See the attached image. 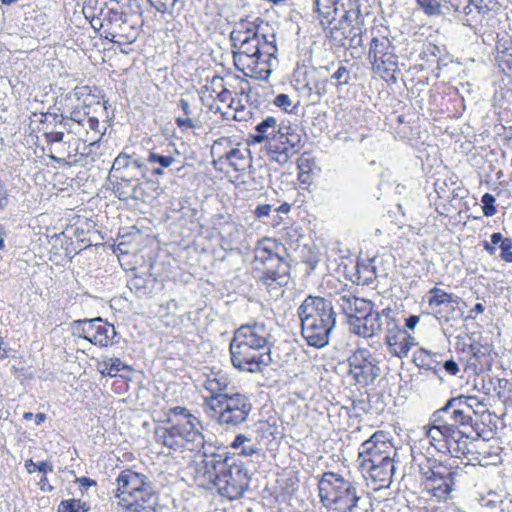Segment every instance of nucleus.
<instances>
[{
	"mask_svg": "<svg viewBox=\"0 0 512 512\" xmlns=\"http://www.w3.org/2000/svg\"><path fill=\"white\" fill-rule=\"evenodd\" d=\"M84 123H86V128H82L86 131V133L89 132V130L94 131L95 133L100 134L99 132V120L96 117H88L85 119Z\"/></svg>",
	"mask_w": 512,
	"mask_h": 512,
	"instance_id": "55",
	"label": "nucleus"
},
{
	"mask_svg": "<svg viewBox=\"0 0 512 512\" xmlns=\"http://www.w3.org/2000/svg\"><path fill=\"white\" fill-rule=\"evenodd\" d=\"M271 212H272V205L259 204L254 210V215L257 219H263L265 217H269Z\"/></svg>",
	"mask_w": 512,
	"mask_h": 512,
	"instance_id": "53",
	"label": "nucleus"
},
{
	"mask_svg": "<svg viewBox=\"0 0 512 512\" xmlns=\"http://www.w3.org/2000/svg\"><path fill=\"white\" fill-rule=\"evenodd\" d=\"M291 129H293L291 126L280 125L277 118L268 116L256 125L255 132L251 137L255 143H262L264 141L269 143L273 137L278 136L280 133L284 134L285 131H290Z\"/></svg>",
	"mask_w": 512,
	"mask_h": 512,
	"instance_id": "28",
	"label": "nucleus"
},
{
	"mask_svg": "<svg viewBox=\"0 0 512 512\" xmlns=\"http://www.w3.org/2000/svg\"><path fill=\"white\" fill-rule=\"evenodd\" d=\"M175 122H176L177 126L182 130L194 129V128H198L200 126V122L197 119H193L189 116L177 117L175 119Z\"/></svg>",
	"mask_w": 512,
	"mask_h": 512,
	"instance_id": "49",
	"label": "nucleus"
},
{
	"mask_svg": "<svg viewBox=\"0 0 512 512\" xmlns=\"http://www.w3.org/2000/svg\"><path fill=\"white\" fill-rule=\"evenodd\" d=\"M178 108L181 109L186 116L191 117L193 114L189 101L184 98L180 99Z\"/></svg>",
	"mask_w": 512,
	"mask_h": 512,
	"instance_id": "57",
	"label": "nucleus"
},
{
	"mask_svg": "<svg viewBox=\"0 0 512 512\" xmlns=\"http://www.w3.org/2000/svg\"><path fill=\"white\" fill-rule=\"evenodd\" d=\"M58 512H73V508L71 507V504L69 500L62 501L58 507Z\"/></svg>",
	"mask_w": 512,
	"mask_h": 512,
	"instance_id": "64",
	"label": "nucleus"
},
{
	"mask_svg": "<svg viewBox=\"0 0 512 512\" xmlns=\"http://www.w3.org/2000/svg\"><path fill=\"white\" fill-rule=\"evenodd\" d=\"M394 50V47L387 37L377 38L374 37L371 40L369 57L370 60L377 58L378 55L384 54L388 51Z\"/></svg>",
	"mask_w": 512,
	"mask_h": 512,
	"instance_id": "41",
	"label": "nucleus"
},
{
	"mask_svg": "<svg viewBox=\"0 0 512 512\" xmlns=\"http://www.w3.org/2000/svg\"><path fill=\"white\" fill-rule=\"evenodd\" d=\"M158 12L168 13L173 10L178 0H148Z\"/></svg>",
	"mask_w": 512,
	"mask_h": 512,
	"instance_id": "47",
	"label": "nucleus"
},
{
	"mask_svg": "<svg viewBox=\"0 0 512 512\" xmlns=\"http://www.w3.org/2000/svg\"><path fill=\"white\" fill-rule=\"evenodd\" d=\"M348 363L349 375L361 386L373 383L380 374L378 361L368 349L359 348L354 351Z\"/></svg>",
	"mask_w": 512,
	"mask_h": 512,
	"instance_id": "13",
	"label": "nucleus"
},
{
	"mask_svg": "<svg viewBox=\"0 0 512 512\" xmlns=\"http://www.w3.org/2000/svg\"><path fill=\"white\" fill-rule=\"evenodd\" d=\"M133 496L135 503H124L121 506L123 509L128 512H157L158 497L152 484Z\"/></svg>",
	"mask_w": 512,
	"mask_h": 512,
	"instance_id": "29",
	"label": "nucleus"
},
{
	"mask_svg": "<svg viewBox=\"0 0 512 512\" xmlns=\"http://www.w3.org/2000/svg\"><path fill=\"white\" fill-rule=\"evenodd\" d=\"M206 93H209L208 97L217 99L221 103L232 101V93L224 88L222 78L214 77L210 86H204V94Z\"/></svg>",
	"mask_w": 512,
	"mask_h": 512,
	"instance_id": "37",
	"label": "nucleus"
},
{
	"mask_svg": "<svg viewBox=\"0 0 512 512\" xmlns=\"http://www.w3.org/2000/svg\"><path fill=\"white\" fill-rule=\"evenodd\" d=\"M497 7L498 2L496 0H479V3L476 5L479 13H487Z\"/></svg>",
	"mask_w": 512,
	"mask_h": 512,
	"instance_id": "52",
	"label": "nucleus"
},
{
	"mask_svg": "<svg viewBox=\"0 0 512 512\" xmlns=\"http://www.w3.org/2000/svg\"><path fill=\"white\" fill-rule=\"evenodd\" d=\"M276 246V241L268 238L263 239L254 250V260L257 264L263 266L262 269L265 274L263 279L283 285L286 281V264L282 257L275 252Z\"/></svg>",
	"mask_w": 512,
	"mask_h": 512,
	"instance_id": "10",
	"label": "nucleus"
},
{
	"mask_svg": "<svg viewBox=\"0 0 512 512\" xmlns=\"http://www.w3.org/2000/svg\"><path fill=\"white\" fill-rule=\"evenodd\" d=\"M301 148V135L296 129L285 131L275 136L267 143V153L270 161L285 164Z\"/></svg>",
	"mask_w": 512,
	"mask_h": 512,
	"instance_id": "15",
	"label": "nucleus"
},
{
	"mask_svg": "<svg viewBox=\"0 0 512 512\" xmlns=\"http://www.w3.org/2000/svg\"><path fill=\"white\" fill-rule=\"evenodd\" d=\"M499 248L501 250V259L507 263H512V239L505 238Z\"/></svg>",
	"mask_w": 512,
	"mask_h": 512,
	"instance_id": "48",
	"label": "nucleus"
},
{
	"mask_svg": "<svg viewBox=\"0 0 512 512\" xmlns=\"http://www.w3.org/2000/svg\"><path fill=\"white\" fill-rule=\"evenodd\" d=\"M454 484L453 475L448 476L447 479H434L425 481V489L439 499H446Z\"/></svg>",
	"mask_w": 512,
	"mask_h": 512,
	"instance_id": "35",
	"label": "nucleus"
},
{
	"mask_svg": "<svg viewBox=\"0 0 512 512\" xmlns=\"http://www.w3.org/2000/svg\"><path fill=\"white\" fill-rule=\"evenodd\" d=\"M230 353L234 367L251 373L262 371L272 361L269 350L263 352L235 335L230 343Z\"/></svg>",
	"mask_w": 512,
	"mask_h": 512,
	"instance_id": "9",
	"label": "nucleus"
},
{
	"mask_svg": "<svg viewBox=\"0 0 512 512\" xmlns=\"http://www.w3.org/2000/svg\"><path fill=\"white\" fill-rule=\"evenodd\" d=\"M231 447L240 450V454L243 456H252L258 451L257 447L252 443L251 438L243 434H239L235 437Z\"/></svg>",
	"mask_w": 512,
	"mask_h": 512,
	"instance_id": "40",
	"label": "nucleus"
},
{
	"mask_svg": "<svg viewBox=\"0 0 512 512\" xmlns=\"http://www.w3.org/2000/svg\"><path fill=\"white\" fill-rule=\"evenodd\" d=\"M373 69L381 75V77L390 76L397 67V57L394 50L378 55L377 58L371 59Z\"/></svg>",
	"mask_w": 512,
	"mask_h": 512,
	"instance_id": "33",
	"label": "nucleus"
},
{
	"mask_svg": "<svg viewBox=\"0 0 512 512\" xmlns=\"http://www.w3.org/2000/svg\"><path fill=\"white\" fill-rule=\"evenodd\" d=\"M195 479L205 488L216 487L229 500L241 498L250 482L247 469L223 453L203 454L196 464Z\"/></svg>",
	"mask_w": 512,
	"mask_h": 512,
	"instance_id": "2",
	"label": "nucleus"
},
{
	"mask_svg": "<svg viewBox=\"0 0 512 512\" xmlns=\"http://www.w3.org/2000/svg\"><path fill=\"white\" fill-rule=\"evenodd\" d=\"M137 37L138 30L129 16L124 21H120L117 27H112V31L105 35L106 39L118 46H129L136 41Z\"/></svg>",
	"mask_w": 512,
	"mask_h": 512,
	"instance_id": "30",
	"label": "nucleus"
},
{
	"mask_svg": "<svg viewBox=\"0 0 512 512\" xmlns=\"http://www.w3.org/2000/svg\"><path fill=\"white\" fill-rule=\"evenodd\" d=\"M442 368L450 375H457L460 371L458 364L454 360H447L443 363Z\"/></svg>",
	"mask_w": 512,
	"mask_h": 512,
	"instance_id": "56",
	"label": "nucleus"
},
{
	"mask_svg": "<svg viewBox=\"0 0 512 512\" xmlns=\"http://www.w3.org/2000/svg\"><path fill=\"white\" fill-rule=\"evenodd\" d=\"M230 41L234 64L238 71L255 79H265L271 74L278 51L274 34L265 35L251 29H234L230 33Z\"/></svg>",
	"mask_w": 512,
	"mask_h": 512,
	"instance_id": "1",
	"label": "nucleus"
},
{
	"mask_svg": "<svg viewBox=\"0 0 512 512\" xmlns=\"http://www.w3.org/2000/svg\"><path fill=\"white\" fill-rule=\"evenodd\" d=\"M148 166H149V165H148L147 163L145 164V163H144V162H142L140 159H138V158H134V157L132 156L131 168H137V169H138V170H140V171L143 173V175H144V174H145V172L148 170Z\"/></svg>",
	"mask_w": 512,
	"mask_h": 512,
	"instance_id": "60",
	"label": "nucleus"
},
{
	"mask_svg": "<svg viewBox=\"0 0 512 512\" xmlns=\"http://www.w3.org/2000/svg\"><path fill=\"white\" fill-rule=\"evenodd\" d=\"M232 141L229 137H221L216 139L211 147V153L213 156H218L219 160L225 159L226 148H232Z\"/></svg>",
	"mask_w": 512,
	"mask_h": 512,
	"instance_id": "44",
	"label": "nucleus"
},
{
	"mask_svg": "<svg viewBox=\"0 0 512 512\" xmlns=\"http://www.w3.org/2000/svg\"><path fill=\"white\" fill-rule=\"evenodd\" d=\"M318 489L320 500L329 512H353L361 500L357 484L339 473H323Z\"/></svg>",
	"mask_w": 512,
	"mask_h": 512,
	"instance_id": "6",
	"label": "nucleus"
},
{
	"mask_svg": "<svg viewBox=\"0 0 512 512\" xmlns=\"http://www.w3.org/2000/svg\"><path fill=\"white\" fill-rule=\"evenodd\" d=\"M132 156L120 153L114 160L112 165V171L119 172L131 168Z\"/></svg>",
	"mask_w": 512,
	"mask_h": 512,
	"instance_id": "45",
	"label": "nucleus"
},
{
	"mask_svg": "<svg viewBox=\"0 0 512 512\" xmlns=\"http://www.w3.org/2000/svg\"><path fill=\"white\" fill-rule=\"evenodd\" d=\"M203 388L209 393V396L204 397L205 410L211 407V401H220L221 398L228 396L230 386V379L226 372L222 370L212 371L205 376L202 383Z\"/></svg>",
	"mask_w": 512,
	"mask_h": 512,
	"instance_id": "21",
	"label": "nucleus"
},
{
	"mask_svg": "<svg viewBox=\"0 0 512 512\" xmlns=\"http://www.w3.org/2000/svg\"><path fill=\"white\" fill-rule=\"evenodd\" d=\"M40 489L44 492H51L53 490V486H51L48 482V479L45 475H43L39 481Z\"/></svg>",
	"mask_w": 512,
	"mask_h": 512,
	"instance_id": "62",
	"label": "nucleus"
},
{
	"mask_svg": "<svg viewBox=\"0 0 512 512\" xmlns=\"http://www.w3.org/2000/svg\"><path fill=\"white\" fill-rule=\"evenodd\" d=\"M131 0H86L83 14L95 30H103L104 36L128 17L124 10Z\"/></svg>",
	"mask_w": 512,
	"mask_h": 512,
	"instance_id": "8",
	"label": "nucleus"
},
{
	"mask_svg": "<svg viewBox=\"0 0 512 512\" xmlns=\"http://www.w3.org/2000/svg\"><path fill=\"white\" fill-rule=\"evenodd\" d=\"M417 4L428 15H434L439 12V5L436 0H417Z\"/></svg>",
	"mask_w": 512,
	"mask_h": 512,
	"instance_id": "51",
	"label": "nucleus"
},
{
	"mask_svg": "<svg viewBox=\"0 0 512 512\" xmlns=\"http://www.w3.org/2000/svg\"><path fill=\"white\" fill-rule=\"evenodd\" d=\"M428 444L437 452L449 454L455 458H466L468 461L478 460L476 444L469 435L458 428L451 427L446 421L433 413L430 424L425 426Z\"/></svg>",
	"mask_w": 512,
	"mask_h": 512,
	"instance_id": "5",
	"label": "nucleus"
},
{
	"mask_svg": "<svg viewBox=\"0 0 512 512\" xmlns=\"http://www.w3.org/2000/svg\"><path fill=\"white\" fill-rule=\"evenodd\" d=\"M367 300L355 297L350 292L341 294L337 300L343 313L346 315L348 324L352 317L356 316L359 312H365V308H368Z\"/></svg>",
	"mask_w": 512,
	"mask_h": 512,
	"instance_id": "31",
	"label": "nucleus"
},
{
	"mask_svg": "<svg viewBox=\"0 0 512 512\" xmlns=\"http://www.w3.org/2000/svg\"><path fill=\"white\" fill-rule=\"evenodd\" d=\"M180 157L181 153L175 144L169 142L165 146L156 147L149 151L146 161L151 166V174L153 176H162L165 173V169L180 163Z\"/></svg>",
	"mask_w": 512,
	"mask_h": 512,
	"instance_id": "19",
	"label": "nucleus"
},
{
	"mask_svg": "<svg viewBox=\"0 0 512 512\" xmlns=\"http://www.w3.org/2000/svg\"><path fill=\"white\" fill-rule=\"evenodd\" d=\"M114 192L120 200H140L144 196V190L138 180L121 177L114 186Z\"/></svg>",
	"mask_w": 512,
	"mask_h": 512,
	"instance_id": "32",
	"label": "nucleus"
},
{
	"mask_svg": "<svg viewBox=\"0 0 512 512\" xmlns=\"http://www.w3.org/2000/svg\"><path fill=\"white\" fill-rule=\"evenodd\" d=\"M495 197L490 194V193H485L482 198H481V202L483 204V214L486 216V217H492L496 214V207H495Z\"/></svg>",
	"mask_w": 512,
	"mask_h": 512,
	"instance_id": "46",
	"label": "nucleus"
},
{
	"mask_svg": "<svg viewBox=\"0 0 512 512\" xmlns=\"http://www.w3.org/2000/svg\"><path fill=\"white\" fill-rule=\"evenodd\" d=\"M427 298L428 308L435 315H441L445 309L457 306L461 300L453 293H448L436 286L429 290Z\"/></svg>",
	"mask_w": 512,
	"mask_h": 512,
	"instance_id": "27",
	"label": "nucleus"
},
{
	"mask_svg": "<svg viewBox=\"0 0 512 512\" xmlns=\"http://www.w3.org/2000/svg\"><path fill=\"white\" fill-rule=\"evenodd\" d=\"M331 78L338 81V85H346L350 81V73L345 66H340L332 74Z\"/></svg>",
	"mask_w": 512,
	"mask_h": 512,
	"instance_id": "50",
	"label": "nucleus"
},
{
	"mask_svg": "<svg viewBox=\"0 0 512 512\" xmlns=\"http://www.w3.org/2000/svg\"><path fill=\"white\" fill-rule=\"evenodd\" d=\"M208 416L216 419L217 423L231 430L244 424L252 411L250 398L242 393H231L220 401H211V407L205 410Z\"/></svg>",
	"mask_w": 512,
	"mask_h": 512,
	"instance_id": "7",
	"label": "nucleus"
},
{
	"mask_svg": "<svg viewBox=\"0 0 512 512\" xmlns=\"http://www.w3.org/2000/svg\"><path fill=\"white\" fill-rule=\"evenodd\" d=\"M234 335L261 351L268 347L271 338V333L266 325L258 322L242 325Z\"/></svg>",
	"mask_w": 512,
	"mask_h": 512,
	"instance_id": "25",
	"label": "nucleus"
},
{
	"mask_svg": "<svg viewBox=\"0 0 512 512\" xmlns=\"http://www.w3.org/2000/svg\"><path fill=\"white\" fill-rule=\"evenodd\" d=\"M304 88L307 89L308 91V97L312 99L313 102H316L318 100H320L321 98V92H320V89L318 87L317 84L314 85V87H312L310 85V83H306L304 85Z\"/></svg>",
	"mask_w": 512,
	"mask_h": 512,
	"instance_id": "54",
	"label": "nucleus"
},
{
	"mask_svg": "<svg viewBox=\"0 0 512 512\" xmlns=\"http://www.w3.org/2000/svg\"><path fill=\"white\" fill-rule=\"evenodd\" d=\"M434 413L451 425V427L466 432L470 440H473L475 444L478 442L480 432L478 431L477 424L472 415L469 414L468 408L461 404V399L457 397L451 398L441 409Z\"/></svg>",
	"mask_w": 512,
	"mask_h": 512,
	"instance_id": "12",
	"label": "nucleus"
},
{
	"mask_svg": "<svg viewBox=\"0 0 512 512\" xmlns=\"http://www.w3.org/2000/svg\"><path fill=\"white\" fill-rule=\"evenodd\" d=\"M225 159L235 171H244L250 165L249 150L230 148L225 153Z\"/></svg>",
	"mask_w": 512,
	"mask_h": 512,
	"instance_id": "36",
	"label": "nucleus"
},
{
	"mask_svg": "<svg viewBox=\"0 0 512 512\" xmlns=\"http://www.w3.org/2000/svg\"><path fill=\"white\" fill-rule=\"evenodd\" d=\"M339 32V29L336 27L332 29L331 31V37L337 41L341 46L347 48V49H359L362 47L363 40H362V31L360 27H350L347 34L343 35V37L338 38L337 33Z\"/></svg>",
	"mask_w": 512,
	"mask_h": 512,
	"instance_id": "34",
	"label": "nucleus"
},
{
	"mask_svg": "<svg viewBox=\"0 0 512 512\" xmlns=\"http://www.w3.org/2000/svg\"><path fill=\"white\" fill-rule=\"evenodd\" d=\"M87 113H82L80 110H73L70 118H66L63 115H57L52 113H40L33 114V117L37 118V121L41 124L50 123L55 128H63L68 135L80 134V128H86L84 123Z\"/></svg>",
	"mask_w": 512,
	"mask_h": 512,
	"instance_id": "20",
	"label": "nucleus"
},
{
	"mask_svg": "<svg viewBox=\"0 0 512 512\" xmlns=\"http://www.w3.org/2000/svg\"><path fill=\"white\" fill-rule=\"evenodd\" d=\"M485 311V307L481 303L475 304V306L469 311L468 319H475L477 314H482Z\"/></svg>",
	"mask_w": 512,
	"mask_h": 512,
	"instance_id": "61",
	"label": "nucleus"
},
{
	"mask_svg": "<svg viewBox=\"0 0 512 512\" xmlns=\"http://www.w3.org/2000/svg\"><path fill=\"white\" fill-rule=\"evenodd\" d=\"M356 2L357 0H314L322 25L325 24L324 20L331 24L340 8L343 10L342 18L347 19L348 13L356 8Z\"/></svg>",
	"mask_w": 512,
	"mask_h": 512,
	"instance_id": "26",
	"label": "nucleus"
},
{
	"mask_svg": "<svg viewBox=\"0 0 512 512\" xmlns=\"http://www.w3.org/2000/svg\"><path fill=\"white\" fill-rule=\"evenodd\" d=\"M413 463L418 467L424 482L426 480L447 479L448 476L453 475L449 467L422 452L413 451Z\"/></svg>",
	"mask_w": 512,
	"mask_h": 512,
	"instance_id": "23",
	"label": "nucleus"
},
{
	"mask_svg": "<svg viewBox=\"0 0 512 512\" xmlns=\"http://www.w3.org/2000/svg\"><path fill=\"white\" fill-rule=\"evenodd\" d=\"M42 125L49 158L58 164H66L67 159L75 155L71 150L73 137L68 134L65 137L66 131L63 128L52 129L54 128L53 124L49 122Z\"/></svg>",
	"mask_w": 512,
	"mask_h": 512,
	"instance_id": "16",
	"label": "nucleus"
},
{
	"mask_svg": "<svg viewBox=\"0 0 512 512\" xmlns=\"http://www.w3.org/2000/svg\"><path fill=\"white\" fill-rule=\"evenodd\" d=\"M166 415V425L155 429L158 444L174 452L193 451L204 444L202 423L187 408L176 406Z\"/></svg>",
	"mask_w": 512,
	"mask_h": 512,
	"instance_id": "3",
	"label": "nucleus"
},
{
	"mask_svg": "<svg viewBox=\"0 0 512 512\" xmlns=\"http://www.w3.org/2000/svg\"><path fill=\"white\" fill-rule=\"evenodd\" d=\"M125 365L119 358H104L97 362L96 368L102 376L115 377Z\"/></svg>",
	"mask_w": 512,
	"mask_h": 512,
	"instance_id": "38",
	"label": "nucleus"
},
{
	"mask_svg": "<svg viewBox=\"0 0 512 512\" xmlns=\"http://www.w3.org/2000/svg\"><path fill=\"white\" fill-rule=\"evenodd\" d=\"M385 343L389 353L400 359L407 357L416 344L415 338L406 329L402 328L400 323L396 326V329L390 330L385 335Z\"/></svg>",
	"mask_w": 512,
	"mask_h": 512,
	"instance_id": "24",
	"label": "nucleus"
},
{
	"mask_svg": "<svg viewBox=\"0 0 512 512\" xmlns=\"http://www.w3.org/2000/svg\"><path fill=\"white\" fill-rule=\"evenodd\" d=\"M365 312H359L352 317L349 323L350 330L359 336L371 338L379 334V318L377 311H373L372 303L368 302Z\"/></svg>",
	"mask_w": 512,
	"mask_h": 512,
	"instance_id": "22",
	"label": "nucleus"
},
{
	"mask_svg": "<svg viewBox=\"0 0 512 512\" xmlns=\"http://www.w3.org/2000/svg\"><path fill=\"white\" fill-rule=\"evenodd\" d=\"M379 318V333L384 331L387 335L390 330L396 329L399 324V319L396 317L395 312L391 308H384L381 312H377Z\"/></svg>",
	"mask_w": 512,
	"mask_h": 512,
	"instance_id": "39",
	"label": "nucleus"
},
{
	"mask_svg": "<svg viewBox=\"0 0 512 512\" xmlns=\"http://www.w3.org/2000/svg\"><path fill=\"white\" fill-rule=\"evenodd\" d=\"M71 507L73 508V512H85L87 511L86 504L81 502L78 499H71L69 500Z\"/></svg>",
	"mask_w": 512,
	"mask_h": 512,
	"instance_id": "58",
	"label": "nucleus"
},
{
	"mask_svg": "<svg viewBox=\"0 0 512 512\" xmlns=\"http://www.w3.org/2000/svg\"><path fill=\"white\" fill-rule=\"evenodd\" d=\"M359 467L366 480H370L374 484V490L388 488L396 469L395 457H389L375 463H361Z\"/></svg>",
	"mask_w": 512,
	"mask_h": 512,
	"instance_id": "18",
	"label": "nucleus"
},
{
	"mask_svg": "<svg viewBox=\"0 0 512 512\" xmlns=\"http://www.w3.org/2000/svg\"><path fill=\"white\" fill-rule=\"evenodd\" d=\"M146 475L126 469L120 472L116 478L115 497L119 499V505L135 503L133 495L141 493L142 489L151 485Z\"/></svg>",
	"mask_w": 512,
	"mask_h": 512,
	"instance_id": "17",
	"label": "nucleus"
},
{
	"mask_svg": "<svg viewBox=\"0 0 512 512\" xmlns=\"http://www.w3.org/2000/svg\"><path fill=\"white\" fill-rule=\"evenodd\" d=\"M37 470L45 475L46 473H52L54 468L51 462L42 461L37 465Z\"/></svg>",
	"mask_w": 512,
	"mask_h": 512,
	"instance_id": "59",
	"label": "nucleus"
},
{
	"mask_svg": "<svg viewBox=\"0 0 512 512\" xmlns=\"http://www.w3.org/2000/svg\"><path fill=\"white\" fill-rule=\"evenodd\" d=\"M396 455L397 451L390 440L389 434L384 431H377L361 444L358 461L359 464L375 463Z\"/></svg>",
	"mask_w": 512,
	"mask_h": 512,
	"instance_id": "14",
	"label": "nucleus"
},
{
	"mask_svg": "<svg viewBox=\"0 0 512 512\" xmlns=\"http://www.w3.org/2000/svg\"><path fill=\"white\" fill-rule=\"evenodd\" d=\"M72 330L73 335L100 347L113 345L117 334L115 327L101 317L76 320L72 323Z\"/></svg>",
	"mask_w": 512,
	"mask_h": 512,
	"instance_id": "11",
	"label": "nucleus"
},
{
	"mask_svg": "<svg viewBox=\"0 0 512 512\" xmlns=\"http://www.w3.org/2000/svg\"><path fill=\"white\" fill-rule=\"evenodd\" d=\"M418 322H419V317L415 316V315H411L406 319L405 327L410 330H413L416 327V325L418 324Z\"/></svg>",
	"mask_w": 512,
	"mask_h": 512,
	"instance_id": "63",
	"label": "nucleus"
},
{
	"mask_svg": "<svg viewBox=\"0 0 512 512\" xmlns=\"http://www.w3.org/2000/svg\"><path fill=\"white\" fill-rule=\"evenodd\" d=\"M273 104L287 113H295L300 102L293 101L287 94H278L275 96Z\"/></svg>",
	"mask_w": 512,
	"mask_h": 512,
	"instance_id": "43",
	"label": "nucleus"
},
{
	"mask_svg": "<svg viewBox=\"0 0 512 512\" xmlns=\"http://www.w3.org/2000/svg\"><path fill=\"white\" fill-rule=\"evenodd\" d=\"M301 323V334L307 344L323 348L329 344L336 326V312L330 300L319 296H308L297 309Z\"/></svg>",
	"mask_w": 512,
	"mask_h": 512,
	"instance_id": "4",
	"label": "nucleus"
},
{
	"mask_svg": "<svg viewBox=\"0 0 512 512\" xmlns=\"http://www.w3.org/2000/svg\"><path fill=\"white\" fill-rule=\"evenodd\" d=\"M457 398L461 399V404L468 408L469 414L472 416L487 412L483 402L480 401L476 396L460 395Z\"/></svg>",
	"mask_w": 512,
	"mask_h": 512,
	"instance_id": "42",
	"label": "nucleus"
}]
</instances>
